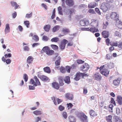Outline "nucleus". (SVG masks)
Wrapping results in <instances>:
<instances>
[{"mask_svg":"<svg viewBox=\"0 0 122 122\" xmlns=\"http://www.w3.org/2000/svg\"><path fill=\"white\" fill-rule=\"evenodd\" d=\"M52 100H53V102L54 104L55 105H57V103L56 102V100H55V98L54 97H51Z\"/></svg>","mask_w":122,"mask_h":122,"instance_id":"nucleus-52","label":"nucleus"},{"mask_svg":"<svg viewBox=\"0 0 122 122\" xmlns=\"http://www.w3.org/2000/svg\"><path fill=\"white\" fill-rule=\"evenodd\" d=\"M89 68V66L88 64L85 63L80 67V70L86 72Z\"/></svg>","mask_w":122,"mask_h":122,"instance_id":"nucleus-8","label":"nucleus"},{"mask_svg":"<svg viewBox=\"0 0 122 122\" xmlns=\"http://www.w3.org/2000/svg\"><path fill=\"white\" fill-rule=\"evenodd\" d=\"M106 119L108 122H112V116L110 115L106 117Z\"/></svg>","mask_w":122,"mask_h":122,"instance_id":"nucleus-31","label":"nucleus"},{"mask_svg":"<svg viewBox=\"0 0 122 122\" xmlns=\"http://www.w3.org/2000/svg\"><path fill=\"white\" fill-rule=\"evenodd\" d=\"M10 31V28L9 26V24H6V27L5 30V34L9 33Z\"/></svg>","mask_w":122,"mask_h":122,"instance_id":"nucleus-24","label":"nucleus"},{"mask_svg":"<svg viewBox=\"0 0 122 122\" xmlns=\"http://www.w3.org/2000/svg\"><path fill=\"white\" fill-rule=\"evenodd\" d=\"M34 58L32 56H29L27 59L26 61L29 64L32 63L33 61Z\"/></svg>","mask_w":122,"mask_h":122,"instance_id":"nucleus-18","label":"nucleus"},{"mask_svg":"<svg viewBox=\"0 0 122 122\" xmlns=\"http://www.w3.org/2000/svg\"><path fill=\"white\" fill-rule=\"evenodd\" d=\"M64 80L65 82L67 84H69L70 83V77L68 76H66Z\"/></svg>","mask_w":122,"mask_h":122,"instance_id":"nucleus-26","label":"nucleus"},{"mask_svg":"<svg viewBox=\"0 0 122 122\" xmlns=\"http://www.w3.org/2000/svg\"><path fill=\"white\" fill-rule=\"evenodd\" d=\"M43 51L48 56H51L53 55L54 53V51L51 50L47 46L44 47L42 49Z\"/></svg>","mask_w":122,"mask_h":122,"instance_id":"nucleus-1","label":"nucleus"},{"mask_svg":"<svg viewBox=\"0 0 122 122\" xmlns=\"http://www.w3.org/2000/svg\"><path fill=\"white\" fill-rule=\"evenodd\" d=\"M58 60L56 61L55 62L56 65V66H58L60 65L61 61V57L60 56H59L58 57Z\"/></svg>","mask_w":122,"mask_h":122,"instance_id":"nucleus-37","label":"nucleus"},{"mask_svg":"<svg viewBox=\"0 0 122 122\" xmlns=\"http://www.w3.org/2000/svg\"><path fill=\"white\" fill-rule=\"evenodd\" d=\"M33 113L35 115H37L41 114H42V112L40 111L36 110L33 112Z\"/></svg>","mask_w":122,"mask_h":122,"instance_id":"nucleus-39","label":"nucleus"},{"mask_svg":"<svg viewBox=\"0 0 122 122\" xmlns=\"http://www.w3.org/2000/svg\"><path fill=\"white\" fill-rule=\"evenodd\" d=\"M39 77L42 81L49 82L50 81V79L49 78L45 75H42Z\"/></svg>","mask_w":122,"mask_h":122,"instance_id":"nucleus-13","label":"nucleus"},{"mask_svg":"<svg viewBox=\"0 0 122 122\" xmlns=\"http://www.w3.org/2000/svg\"><path fill=\"white\" fill-rule=\"evenodd\" d=\"M66 3L69 6L71 7L74 5V3L72 0H66Z\"/></svg>","mask_w":122,"mask_h":122,"instance_id":"nucleus-15","label":"nucleus"},{"mask_svg":"<svg viewBox=\"0 0 122 122\" xmlns=\"http://www.w3.org/2000/svg\"><path fill=\"white\" fill-rule=\"evenodd\" d=\"M110 102L111 103L113 104L114 106L116 105V104L115 101L114 99L113 98H111Z\"/></svg>","mask_w":122,"mask_h":122,"instance_id":"nucleus-55","label":"nucleus"},{"mask_svg":"<svg viewBox=\"0 0 122 122\" xmlns=\"http://www.w3.org/2000/svg\"><path fill=\"white\" fill-rule=\"evenodd\" d=\"M51 41L52 42H57L59 41V38L57 37H54L52 38Z\"/></svg>","mask_w":122,"mask_h":122,"instance_id":"nucleus-42","label":"nucleus"},{"mask_svg":"<svg viewBox=\"0 0 122 122\" xmlns=\"http://www.w3.org/2000/svg\"><path fill=\"white\" fill-rule=\"evenodd\" d=\"M97 5V4L95 2H92L88 5V7L89 8H93L95 7Z\"/></svg>","mask_w":122,"mask_h":122,"instance_id":"nucleus-22","label":"nucleus"},{"mask_svg":"<svg viewBox=\"0 0 122 122\" xmlns=\"http://www.w3.org/2000/svg\"><path fill=\"white\" fill-rule=\"evenodd\" d=\"M80 118L81 121L83 122H88V120L87 117L84 113H80Z\"/></svg>","mask_w":122,"mask_h":122,"instance_id":"nucleus-3","label":"nucleus"},{"mask_svg":"<svg viewBox=\"0 0 122 122\" xmlns=\"http://www.w3.org/2000/svg\"><path fill=\"white\" fill-rule=\"evenodd\" d=\"M117 100L118 103L120 105L122 104V97H121L118 96L117 97Z\"/></svg>","mask_w":122,"mask_h":122,"instance_id":"nucleus-28","label":"nucleus"},{"mask_svg":"<svg viewBox=\"0 0 122 122\" xmlns=\"http://www.w3.org/2000/svg\"><path fill=\"white\" fill-rule=\"evenodd\" d=\"M69 120L70 122H76V119L74 117L70 116L69 117Z\"/></svg>","mask_w":122,"mask_h":122,"instance_id":"nucleus-33","label":"nucleus"},{"mask_svg":"<svg viewBox=\"0 0 122 122\" xmlns=\"http://www.w3.org/2000/svg\"><path fill=\"white\" fill-rule=\"evenodd\" d=\"M24 23L25 25H26L27 28H28L29 27V21H25L24 22Z\"/></svg>","mask_w":122,"mask_h":122,"instance_id":"nucleus-53","label":"nucleus"},{"mask_svg":"<svg viewBox=\"0 0 122 122\" xmlns=\"http://www.w3.org/2000/svg\"><path fill=\"white\" fill-rule=\"evenodd\" d=\"M89 114L90 116L94 117L97 116V114L93 110H90Z\"/></svg>","mask_w":122,"mask_h":122,"instance_id":"nucleus-25","label":"nucleus"},{"mask_svg":"<svg viewBox=\"0 0 122 122\" xmlns=\"http://www.w3.org/2000/svg\"><path fill=\"white\" fill-rule=\"evenodd\" d=\"M68 42V41L64 39L60 42L59 45L60 48L62 50H64L66 46V44Z\"/></svg>","mask_w":122,"mask_h":122,"instance_id":"nucleus-5","label":"nucleus"},{"mask_svg":"<svg viewBox=\"0 0 122 122\" xmlns=\"http://www.w3.org/2000/svg\"><path fill=\"white\" fill-rule=\"evenodd\" d=\"M80 23V25L82 26H87L89 24V20L86 19L81 20Z\"/></svg>","mask_w":122,"mask_h":122,"instance_id":"nucleus-9","label":"nucleus"},{"mask_svg":"<svg viewBox=\"0 0 122 122\" xmlns=\"http://www.w3.org/2000/svg\"><path fill=\"white\" fill-rule=\"evenodd\" d=\"M35 41H39V38L38 36L36 35H34L32 38Z\"/></svg>","mask_w":122,"mask_h":122,"instance_id":"nucleus-45","label":"nucleus"},{"mask_svg":"<svg viewBox=\"0 0 122 122\" xmlns=\"http://www.w3.org/2000/svg\"><path fill=\"white\" fill-rule=\"evenodd\" d=\"M62 32L64 35H66L69 33L70 31L68 29L66 28L65 29H63L62 30Z\"/></svg>","mask_w":122,"mask_h":122,"instance_id":"nucleus-34","label":"nucleus"},{"mask_svg":"<svg viewBox=\"0 0 122 122\" xmlns=\"http://www.w3.org/2000/svg\"><path fill=\"white\" fill-rule=\"evenodd\" d=\"M98 21L97 20L92 19L91 20L90 24L92 26L97 27L98 26Z\"/></svg>","mask_w":122,"mask_h":122,"instance_id":"nucleus-11","label":"nucleus"},{"mask_svg":"<svg viewBox=\"0 0 122 122\" xmlns=\"http://www.w3.org/2000/svg\"><path fill=\"white\" fill-rule=\"evenodd\" d=\"M74 12V10L73 9H69L66 11V15H69L70 14L69 17L70 18L71 17V15H72Z\"/></svg>","mask_w":122,"mask_h":122,"instance_id":"nucleus-20","label":"nucleus"},{"mask_svg":"<svg viewBox=\"0 0 122 122\" xmlns=\"http://www.w3.org/2000/svg\"><path fill=\"white\" fill-rule=\"evenodd\" d=\"M108 24V23L107 21L104 22L103 24V28L104 29H106Z\"/></svg>","mask_w":122,"mask_h":122,"instance_id":"nucleus-46","label":"nucleus"},{"mask_svg":"<svg viewBox=\"0 0 122 122\" xmlns=\"http://www.w3.org/2000/svg\"><path fill=\"white\" fill-rule=\"evenodd\" d=\"M77 62L79 64H82L84 62V61L79 59L77 60Z\"/></svg>","mask_w":122,"mask_h":122,"instance_id":"nucleus-58","label":"nucleus"},{"mask_svg":"<svg viewBox=\"0 0 122 122\" xmlns=\"http://www.w3.org/2000/svg\"><path fill=\"white\" fill-rule=\"evenodd\" d=\"M58 10L59 13L60 15H63V13L62 11V9L61 7L59 6L58 8Z\"/></svg>","mask_w":122,"mask_h":122,"instance_id":"nucleus-50","label":"nucleus"},{"mask_svg":"<svg viewBox=\"0 0 122 122\" xmlns=\"http://www.w3.org/2000/svg\"><path fill=\"white\" fill-rule=\"evenodd\" d=\"M114 120L115 122H122V120L120 118L117 116L114 117Z\"/></svg>","mask_w":122,"mask_h":122,"instance_id":"nucleus-35","label":"nucleus"},{"mask_svg":"<svg viewBox=\"0 0 122 122\" xmlns=\"http://www.w3.org/2000/svg\"><path fill=\"white\" fill-rule=\"evenodd\" d=\"M51 26L49 25H45L44 27V29L46 32H48Z\"/></svg>","mask_w":122,"mask_h":122,"instance_id":"nucleus-30","label":"nucleus"},{"mask_svg":"<svg viewBox=\"0 0 122 122\" xmlns=\"http://www.w3.org/2000/svg\"><path fill=\"white\" fill-rule=\"evenodd\" d=\"M114 67V65L113 63L110 62L109 63L105 64L100 67V70L103 69L104 68H109L110 69H112Z\"/></svg>","mask_w":122,"mask_h":122,"instance_id":"nucleus-4","label":"nucleus"},{"mask_svg":"<svg viewBox=\"0 0 122 122\" xmlns=\"http://www.w3.org/2000/svg\"><path fill=\"white\" fill-rule=\"evenodd\" d=\"M61 72L63 73H65L66 72V69L63 66H61L60 68Z\"/></svg>","mask_w":122,"mask_h":122,"instance_id":"nucleus-43","label":"nucleus"},{"mask_svg":"<svg viewBox=\"0 0 122 122\" xmlns=\"http://www.w3.org/2000/svg\"><path fill=\"white\" fill-rule=\"evenodd\" d=\"M95 11L98 13L99 15H101V13L100 12L99 9L97 8H96L95 9Z\"/></svg>","mask_w":122,"mask_h":122,"instance_id":"nucleus-62","label":"nucleus"},{"mask_svg":"<svg viewBox=\"0 0 122 122\" xmlns=\"http://www.w3.org/2000/svg\"><path fill=\"white\" fill-rule=\"evenodd\" d=\"M66 70L67 72L69 73H70V70L71 69L70 67L69 66H67L66 67Z\"/></svg>","mask_w":122,"mask_h":122,"instance_id":"nucleus-51","label":"nucleus"},{"mask_svg":"<svg viewBox=\"0 0 122 122\" xmlns=\"http://www.w3.org/2000/svg\"><path fill=\"white\" fill-rule=\"evenodd\" d=\"M32 15V14L31 12L30 14H27L25 16V17L27 18H29L30 17H31Z\"/></svg>","mask_w":122,"mask_h":122,"instance_id":"nucleus-59","label":"nucleus"},{"mask_svg":"<svg viewBox=\"0 0 122 122\" xmlns=\"http://www.w3.org/2000/svg\"><path fill=\"white\" fill-rule=\"evenodd\" d=\"M113 107V106L112 104H110L109 105L108 109L110 112H113L112 109Z\"/></svg>","mask_w":122,"mask_h":122,"instance_id":"nucleus-40","label":"nucleus"},{"mask_svg":"<svg viewBox=\"0 0 122 122\" xmlns=\"http://www.w3.org/2000/svg\"><path fill=\"white\" fill-rule=\"evenodd\" d=\"M106 42L107 44V45L108 46L109 45L110 43V39L108 38H107L106 40Z\"/></svg>","mask_w":122,"mask_h":122,"instance_id":"nucleus-63","label":"nucleus"},{"mask_svg":"<svg viewBox=\"0 0 122 122\" xmlns=\"http://www.w3.org/2000/svg\"><path fill=\"white\" fill-rule=\"evenodd\" d=\"M118 21V23L117 24V26L119 29H122V22L119 20Z\"/></svg>","mask_w":122,"mask_h":122,"instance_id":"nucleus-36","label":"nucleus"},{"mask_svg":"<svg viewBox=\"0 0 122 122\" xmlns=\"http://www.w3.org/2000/svg\"><path fill=\"white\" fill-rule=\"evenodd\" d=\"M109 33L107 31H103L102 33L103 36L104 38H107L109 37Z\"/></svg>","mask_w":122,"mask_h":122,"instance_id":"nucleus-19","label":"nucleus"},{"mask_svg":"<svg viewBox=\"0 0 122 122\" xmlns=\"http://www.w3.org/2000/svg\"><path fill=\"white\" fill-rule=\"evenodd\" d=\"M23 78L24 79L25 82L27 81L28 79V77L27 75L26 74H25L23 76Z\"/></svg>","mask_w":122,"mask_h":122,"instance_id":"nucleus-49","label":"nucleus"},{"mask_svg":"<svg viewBox=\"0 0 122 122\" xmlns=\"http://www.w3.org/2000/svg\"><path fill=\"white\" fill-rule=\"evenodd\" d=\"M114 35L115 36H120V33L119 32L116 31L114 33Z\"/></svg>","mask_w":122,"mask_h":122,"instance_id":"nucleus-61","label":"nucleus"},{"mask_svg":"<svg viewBox=\"0 0 122 122\" xmlns=\"http://www.w3.org/2000/svg\"><path fill=\"white\" fill-rule=\"evenodd\" d=\"M84 73H81L78 72L76 73L75 75V77L74 78L75 80L76 81H78L80 79L81 76L83 77L84 76Z\"/></svg>","mask_w":122,"mask_h":122,"instance_id":"nucleus-10","label":"nucleus"},{"mask_svg":"<svg viewBox=\"0 0 122 122\" xmlns=\"http://www.w3.org/2000/svg\"><path fill=\"white\" fill-rule=\"evenodd\" d=\"M117 46L118 47L122 49V42H118Z\"/></svg>","mask_w":122,"mask_h":122,"instance_id":"nucleus-64","label":"nucleus"},{"mask_svg":"<svg viewBox=\"0 0 122 122\" xmlns=\"http://www.w3.org/2000/svg\"><path fill=\"white\" fill-rule=\"evenodd\" d=\"M60 86H62L64 85L63 82V78L62 76H59L58 78Z\"/></svg>","mask_w":122,"mask_h":122,"instance_id":"nucleus-17","label":"nucleus"},{"mask_svg":"<svg viewBox=\"0 0 122 122\" xmlns=\"http://www.w3.org/2000/svg\"><path fill=\"white\" fill-rule=\"evenodd\" d=\"M42 39L45 41H47L48 40L49 38L46 36H43Z\"/></svg>","mask_w":122,"mask_h":122,"instance_id":"nucleus-56","label":"nucleus"},{"mask_svg":"<svg viewBox=\"0 0 122 122\" xmlns=\"http://www.w3.org/2000/svg\"><path fill=\"white\" fill-rule=\"evenodd\" d=\"M51 46L54 50H57L58 48V46L56 45H51Z\"/></svg>","mask_w":122,"mask_h":122,"instance_id":"nucleus-47","label":"nucleus"},{"mask_svg":"<svg viewBox=\"0 0 122 122\" xmlns=\"http://www.w3.org/2000/svg\"><path fill=\"white\" fill-rule=\"evenodd\" d=\"M44 71L47 73H50L51 72V70L50 68L48 66L44 67L43 68Z\"/></svg>","mask_w":122,"mask_h":122,"instance_id":"nucleus-32","label":"nucleus"},{"mask_svg":"<svg viewBox=\"0 0 122 122\" xmlns=\"http://www.w3.org/2000/svg\"><path fill=\"white\" fill-rule=\"evenodd\" d=\"M110 45L112 46H118V43L117 42H114L111 41L110 43Z\"/></svg>","mask_w":122,"mask_h":122,"instance_id":"nucleus-41","label":"nucleus"},{"mask_svg":"<svg viewBox=\"0 0 122 122\" xmlns=\"http://www.w3.org/2000/svg\"><path fill=\"white\" fill-rule=\"evenodd\" d=\"M30 84L33 85V86H36L37 85L35 83L34 81L32 79H31L29 82Z\"/></svg>","mask_w":122,"mask_h":122,"instance_id":"nucleus-44","label":"nucleus"},{"mask_svg":"<svg viewBox=\"0 0 122 122\" xmlns=\"http://www.w3.org/2000/svg\"><path fill=\"white\" fill-rule=\"evenodd\" d=\"M91 32L94 33L96 32H97L99 31L98 29L96 27H91L89 29V30Z\"/></svg>","mask_w":122,"mask_h":122,"instance_id":"nucleus-23","label":"nucleus"},{"mask_svg":"<svg viewBox=\"0 0 122 122\" xmlns=\"http://www.w3.org/2000/svg\"><path fill=\"white\" fill-rule=\"evenodd\" d=\"M60 27L59 25H56L52 29V31L53 32H55L58 30L59 29Z\"/></svg>","mask_w":122,"mask_h":122,"instance_id":"nucleus-38","label":"nucleus"},{"mask_svg":"<svg viewBox=\"0 0 122 122\" xmlns=\"http://www.w3.org/2000/svg\"><path fill=\"white\" fill-rule=\"evenodd\" d=\"M64 107L61 105H60L59 107V109L61 111H63L64 109Z\"/></svg>","mask_w":122,"mask_h":122,"instance_id":"nucleus-57","label":"nucleus"},{"mask_svg":"<svg viewBox=\"0 0 122 122\" xmlns=\"http://www.w3.org/2000/svg\"><path fill=\"white\" fill-rule=\"evenodd\" d=\"M93 77L95 80L98 81H100L102 79V77L101 75L98 73L94 74Z\"/></svg>","mask_w":122,"mask_h":122,"instance_id":"nucleus-12","label":"nucleus"},{"mask_svg":"<svg viewBox=\"0 0 122 122\" xmlns=\"http://www.w3.org/2000/svg\"><path fill=\"white\" fill-rule=\"evenodd\" d=\"M34 79L35 81V83L36 84L37 86V85H41V83L36 76H35L34 77Z\"/></svg>","mask_w":122,"mask_h":122,"instance_id":"nucleus-29","label":"nucleus"},{"mask_svg":"<svg viewBox=\"0 0 122 122\" xmlns=\"http://www.w3.org/2000/svg\"><path fill=\"white\" fill-rule=\"evenodd\" d=\"M62 115L63 117L64 118L66 119L67 118V114L66 112H63L62 114Z\"/></svg>","mask_w":122,"mask_h":122,"instance_id":"nucleus-54","label":"nucleus"},{"mask_svg":"<svg viewBox=\"0 0 122 122\" xmlns=\"http://www.w3.org/2000/svg\"><path fill=\"white\" fill-rule=\"evenodd\" d=\"M65 97L66 98L71 100H72L73 98V94L70 93H67L66 94Z\"/></svg>","mask_w":122,"mask_h":122,"instance_id":"nucleus-16","label":"nucleus"},{"mask_svg":"<svg viewBox=\"0 0 122 122\" xmlns=\"http://www.w3.org/2000/svg\"><path fill=\"white\" fill-rule=\"evenodd\" d=\"M101 8L103 12H106L110 9L109 4L106 3H103L101 5Z\"/></svg>","mask_w":122,"mask_h":122,"instance_id":"nucleus-2","label":"nucleus"},{"mask_svg":"<svg viewBox=\"0 0 122 122\" xmlns=\"http://www.w3.org/2000/svg\"><path fill=\"white\" fill-rule=\"evenodd\" d=\"M111 18L114 20L117 21L119 20V15L115 12H112L110 14Z\"/></svg>","mask_w":122,"mask_h":122,"instance_id":"nucleus-6","label":"nucleus"},{"mask_svg":"<svg viewBox=\"0 0 122 122\" xmlns=\"http://www.w3.org/2000/svg\"><path fill=\"white\" fill-rule=\"evenodd\" d=\"M106 57L107 60H110L112 59V56L111 54H108L106 55Z\"/></svg>","mask_w":122,"mask_h":122,"instance_id":"nucleus-48","label":"nucleus"},{"mask_svg":"<svg viewBox=\"0 0 122 122\" xmlns=\"http://www.w3.org/2000/svg\"><path fill=\"white\" fill-rule=\"evenodd\" d=\"M99 69L100 73L102 75L107 76L109 74V71L106 68H104L103 69L100 70V67Z\"/></svg>","mask_w":122,"mask_h":122,"instance_id":"nucleus-7","label":"nucleus"},{"mask_svg":"<svg viewBox=\"0 0 122 122\" xmlns=\"http://www.w3.org/2000/svg\"><path fill=\"white\" fill-rule=\"evenodd\" d=\"M24 49L25 51H28L30 49L28 46H25L24 47Z\"/></svg>","mask_w":122,"mask_h":122,"instance_id":"nucleus-60","label":"nucleus"},{"mask_svg":"<svg viewBox=\"0 0 122 122\" xmlns=\"http://www.w3.org/2000/svg\"><path fill=\"white\" fill-rule=\"evenodd\" d=\"M52 87L58 90L60 88V86L58 83L57 82H53L52 83Z\"/></svg>","mask_w":122,"mask_h":122,"instance_id":"nucleus-14","label":"nucleus"},{"mask_svg":"<svg viewBox=\"0 0 122 122\" xmlns=\"http://www.w3.org/2000/svg\"><path fill=\"white\" fill-rule=\"evenodd\" d=\"M121 80V78H119L117 79L114 80L113 81V83L114 85L115 86L118 85L119 84Z\"/></svg>","mask_w":122,"mask_h":122,"instance_id":"nucleus-21","label":"nucleus"},{"mask_svg":"<svg viewBox=\"0 0 122 122\" xmlns=\"http://www.w3.org/2000/svg\"><path fill=\"white\" fill-rule=\"evenodd\" d=\"M11 4L12 6L13 7L15 6L14 8L15 9H17L19 6V5L17 4L16 2L13 1H11Z\"/></svg>","mask_w":122,"mask_h":122,"instance_id":"nucleus-27","label":"nucleus"}]
</instances>
